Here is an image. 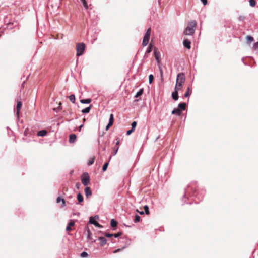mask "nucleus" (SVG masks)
<instances>
[{
	"mask_svg": "<svg viewBox=\"0 0 258 258\" xmlns=\"http://www.w3.org/2000/svg\"><path fill=\"white\" fill-rule=\"evenodd\" d=\"M197 26V22L195 20L190 21L186 29L184 31V34L185 35H192L194 34L195 28Z\"/></svg>",
	"mask_w": 258,
	"mask_h": 258,
	"instance_id": "nucleus-1",
	"label": "nucleus"
},
{
	"mask_svg": "<svg viewBox=\"0 0 258 258\" xmlns=\"http://www.w3.org/2000/svg\"><path fill=\"white\" fill-rule=\"evenodd\" d=\"M85 49V45L83 43H78L77 45V56H80L83 55Z\"/></svg>",
	"mask_w": 258,
	"mask_h": 258,
	"instance_id": "nucleus-2",
	"label": "nucleus"
},
{
	"mask_svg": "<svg viewBox=\"0 0 258 258\" xmlns=\"http://www.w3.org/2000/svg\"><path fill=\"white\" fill-rule=\"evenodd\" d=\"M151 31V29L150 28L148 29V30H147L146 33H145V35L143 38V42H142V45L143 46H146L148 44L149 39H150Z\"/></svg>",
	"mask_w": 258,
	"mask_h": 258,
	"instance_id": "nucleus-3",
	"label": "nucleus"
},
{
	"mask_svg": "<svg viewBox=\"0 0 258 258\" xmlns=\"http://www.w3.org/2000/svg\"><path fill=\"white\" fill-rule=\"evenodd\" d=\"M82 183L84 186H87L89 183L90 178L88 173H85L82 177Z\"/></svg>",
	"mask_w": 258,
	"mask_h": 258,
	"instance_id": "nucleus-4",
	"label": "nucleus"
},
{
	"mask_svg": "<svg viewBox=\"0 0 258 258\" xmlns=\"http://www.w3.org/2000/svg\"><path fill=\"white\" fill-rule=\"evenodd\" d=\"M185 80V77L183 73H180L177 76L176 82L183 84Z\"/></svg>",
	"mask_w": 258,
	"mask_h": 258,
	"instance_id": "nucleus-5",
	"label": "nucleus"
},
{
	"mask_svg": "<svg viewBox=\"0 0 258 258\" xmlns=\"http://www.w3.org/2000/svg\"><path fill=\"white\" fill-rule=\"evenodd\" d=\"M154 56H155V59L157 60V61L158 62V63H159L160 62L159 58L160 56V54L159 51H158L156 48L154 49Z\"/></svg>",
	"mask_w": 258,
	"mask_h": 258,
	"instance_id": "nucleus-6",
	"label": "nucleus"
},
{
	"mask_svg": "<svg viewBox=\"0 0 258 258\" xmlns=\"http://www.w3.org/2000/svg\"><path fill=\"white\" fill-rule=\"evenodd\" d=\"M99 219V216L96 215L94 217H91L89 219V223L92 224H95L96 222V220H98Z\"/></svg>",
	"mask_w": 258,
	"mask_h": 258,
	"instance_id": "nucleus-7",
	"label": "nucleus"
},
{
	"mask_svg": "<svg viewBox=\"0 0 258 258\" xmlns=\"http://www.w3.org/2000/svg\"><path fill=\"white\" fill-rule=\"evenodd\" d=\"M85 194L87 197H89L92 195V191L90 187H87L85 188Z\"/></svg>",
	"mask_w": 258,
	"mask_h": 258,
	"instance_id": "nucleus-8",
	"label": "nucleus"
},
{
	"mask_svg": "<svg viewBox=\"0 0 258 258\" xmlns=\"http://www.w3.org/2000/svg\"><path fill=\"white\" fill-rule=\"evenodd\" d=\"M183 45L186 48L190 49V42L187 39L184 40L183 41Z\"/></svg>",
	"mask_w": 258,
	"mask_h": 258,
	"instance_id": "nucleus-9",
	"label": "nucleus"
},
{
	"mask_svg": "<svg viewBox=\"0 0 258 258\" xmlns=\"http://www.w3.org/2000/svg\"><path fill=\"white\" fill-rule=\"evenodd\" d=\"M172 97L174 100H177L178 99V91L175 90L172 93Z\"/></svg>",
	"mask_w": 258,
	"mask_h": 258,
	"instance_id": "nucleus-10",
	"label": "nucleus"
},
{
	"mask_svg": "<svg viewBox=\"0 0 258 258\" xmlns=\"http://www.w3.org/2000/svg\"><path fill=\"white\" fill-rule=\"evenodd\" d=\"M76 139V136L75 134H71L69 137V142L71 143H74Z\"/></svg>",
	"mask_w": 258,
	"mask_h": 258,
	"instance_id": "nucleus-11",
	"label": "nucleus"
},
{
	"mask_svg": "<svg viewBox=\"0 0 258 258\" xmlns=\"http://www.w3.org/2000/svg\"><path fill=\"white\" fill-rule=\"evenodd\" d=\"M98 240L100 241V245L103 246L106 243L107 240L104 237H100L98 238Z\"/></svg>",
	"mask_w": 258,
	"mask_h": 258,
	"instance_id": "nucleus-12",
	"label": "nucleus"
},
{
	"mask_svg": "<svg viewBox=\"0 0 258 258\" xmlns=\"http://www.w3.org/2000/svg\"><path fill=\"white\" fill-rule=\"evenodd\" d=\"M181 113V111L178 108H175L172 111V114H176L178 116L180 115Z\"/></svg>",
	"mask_w": 258,
	"mask_h": 258,
	"instance_id": "nucleus-13",
	"label": "nucleus"
},
{
	"mask_svg": "<svg viewBox=\"0 0 258 258\" xmlns=\"http://www.w3.org/2000/svg\"><path fill=\"white\" fill-rule=\"evenodd\" d=\"M22 104L21 103V102L20 101H18L17 102V115L18 116H19V111H20V110L22 107Z\"/></svg>",
	"mask_w": 258,
	"mask_h": 258,
	"instance_id": "nucleus-14",
	"label": "nucleus"
},
{
	"mask_svg": "<svg viewBox=\"0 0 258 258\" xmlns=\"http://www.w3.org/2000/svg\"><path fill=\"white\" fill-rule=\"evenodd\" d=\"M46 134H47V132H46V131H45L44 130L40 131L37 133V135L38 136L43 137V136H45V135H46Z\"/></svg>",
	"mask_w": 258,
	"mask_h": 258,
	"instance_id": "nucleus-15",
	"label": "nucleus"
},
{
	"mask_svg": "<svg viewBox=\"0 0 258 258\" xmlns=\"http://www.w3.org/2000/svg\"><path fill=\"white\" fill-rule=\"evenodd\" d=\"M91 107H92V105H90L89 107H86L84 109H83L82 110V112L83 113H89L90 111V109L91 108Z\"/></svg>",
	"mask_w": 258,
	"mask_h": 258,
	"instance_id": "nucleus-16",
	"label": "nucleus"
},
{
	"mask_svg": "<svg viewBox=\"0 0 258 258\" xmlns=\"http://www.w3.org/2000/svg\"><path fill=\"white\" fill-rule=\"evenodd\" d=\"M182 83H178L176 82L175 87V90L179 91L180 90L181 88L182 87Z\"/></svg>",
	"mask_w": 258,
	"mask_h": 258,
	"instance_id": "nucleus-17",
	"label": "nucleus"
},
{
	"mask_svg": "<svg viewBox=\"0 0 258 258\" xmlns=\"http://www.w3.org/2000/svg\"><path fill=\"white\" fill-rule=\"evenodd\" d=\"M75 223L73 221H71L70 222H69L68 226L66 227V230L69 231L71 229V226H72L74 225Z\"/></svg>",
	"mask_w": 258,
	"mask_h": 258,
	"instance_id": "nucleus-18",
	"label": "nucleus"
},
{
	"mask_svg": "<svg viewBox=\"0 0 258 258\" xmlns=\"http://www.w3.org/2000/svg\"><path fill=\"white\" fill-rule=\"evenodd\" d=\"M91 102V99H82L80 102L82 104H89Z\"/></svg>",
	"mask_w": 258,
	"mask_h": 258,
	"instance_id": "nucleus-19",
	"label": "nucleus"
},
{
	"mask_svg": "<svg viewBox=\"0 0 258 258\" xmlns=\"http://www.w3.org/2000/svg\"><path fill=\"white\" fill-rule=\"evenodd\" d=\"M191 90L190 89V87H188L187 88V90L186 92L184 94V97H188L191 94Z\"/></svg>",
	"mask_w": 258,
	"mask_h": 258,
	"instance_id": "nucleus-20",
	"label": "nucleus"
},
{
	"mask_svg": "<svg viewBox=\"0 0 258 258\" xmlns=\"http://www.w3.org/2000/svg\"><path fill=\"white\" fill-rule=\"evenodd\" d=\"M178 107L180 108L182 110H185L186 108V103H181L178 104Z\"/></svg>",
	"mask_w": 258,
	"mask_h": 258,
	"instance_id": "nucleus-21",
	"label": "nucleus"
},
{
	"mask_svg": "<svg viewBox=\"0 0 258 258\" xmlns=\"http://www.w3.org/2000/svg\"><path fill=\"white\" fill-rule=\"evenodd\" d=\"M246 40L248 43H250L252 41H253V38L252 36L248 35L246 37Z\"/></svg>",
	"mask_w": 258,
	"mask_h": 258,
	"instance_id": "nucleus-22",
	"label": "nucleus"
},
{
	"mask_svg": "<svg viewBox=\"0 0 258 258\" xmlns=\"http://www.w3.org/2000/svg\"><path fill=\"white\" fill-rule=\"evenodd\" d=\"M69 99L72 103H74L76 100L75 96L73 94L69 96Z\"/></svg>",
	"mask_w": 258,
	"mask_h": 258,
	"instance_id": "nucleus-23",
	"label": "nucleus"
},
{
	"mask_svg": "<svg viewBox=\"0 0 258 258\" xmlns=\"http://www.w3.org/2000/svg\"><path fill=\"white\" fill-rule=\"evenodd\" d=\"M77 200L79 202H82L83 201V197L80 193L77 195Z\"/></svg>",
	"mask_w": 258,
	"mask_h": 258,
	"instance_id": "nucleus-24",
	"label": "nucleus"
},
{
	"mask_svg": "<svg viewBox=\"0 0 258 258\" xmlns=\"http://www.w3.org/2000/svg\"><path fill=\"white\" fill-rule=\"evenodd\" d=\"M110 224L112 227H116L117 225V222L114 219H112L111 220Z\"/></svg>",
	"mask_w": 258,
	"mask_h": 258,
	"instance_id": "nucleus-25",
	"label": "nucleus"
},
{
	"mask_svg": "<svg viewBox=\"0 0 258 258\" xmlns=\"http://www.w3.org/2000/svg\"><path fill=\"white\" fill-rule=\"evenodd\" d=\"M113 122V114H111L110 115V117H109V125H112Z\"/></svg>",
	"mask_w": 258,
	"mask_h": 258,
	"instance_id": "nucleus-26",
	"label": "nucleus"
},
{
	"mask_svg": "<svg viewBox=\"0 0 258 258\" xmlns=\"http://www.w3.org/2000/svg\"><path fill=\"white\" fill-rule=\"evenodd\" d=\"M143 90L142 89H140V90L136 93L135 95V97L137 98L139 96H141L143 94Z\"/></svg>",
	"mask_w": 258,
	"mask_h": 258,
	"instance_id": "nucleus-27",
	"label": "nucleus"
},
{
	"mask_svg": "<svg viewBox=\"0 0 258 258\" xmlns=\"http://www.w3.org/2000/svg\"><path fill=\"white\" fill-rule=\"evenodd\" d=\"M152 45L151 44H150L149 46H148L147 50H146V53H150L152 51Z\"/></svg>",
	"mask_w": 258,
	"mask_h": 258,
	"instance_id": "nucleus-28",
	"label": "nucleus"
},
{
	"mask_svg": "<svg viewBox=\"0 0 258 258\" xmlns=\"http://www.w3.org/2000/svg\"><path fill=\"white\" fill-rule=\"evenodd\" d=\"M154 79V76L153 75L151 74L149 76V82L150 84H151L153 82V80Z\"/></svg>",
	"mask_w": 258,
	"mask_h": 258,
	"instance_id": "nucleus-29",
	"label": "nucleus"
},
{
	"mask_svg": "<svg viewBox=\"0 0 258 258\" xmlns=\"http://www.w3.org/2000/svg\"><path fill=\"white\" fill-rule=\"evenodd\" d=\"M140 217L138 215H136L135 216V218L134 219L135 223L138 222L140 221Z\"/></svg>",
	"mask_w": 258,
	"mask_h": 258,
	"instance_id": "nucleus-30",
	"label": "nucleus"
},
{
	"mask_svg": "<svg viewBox=\"0 0 258 258\" xmlns=\"http://www.w3.org/2000/svg\"><path fill=\"white\" fill-rule=\"evenodd\" d=\"M256 2L254 0H249V5L251 7H254L255 6Z\"/></svg>",
	"mask_w": 258,
	"mask_h": 258,
	"instance_id": "nucleus-31",
	"label": "nucleus"
},
{
	"mask_svg": "<svg viewBox=\"0 0 258 258\" xmlns=\"http://www.w3.org/2000/svg\"><path fill=\"white\" fill-rule=\"evenodd\" d=\"M144 208L145 212L146 213V214H149V210L148 206L147 205H145V206H144Z\"/></svg>",
	"mask_w": 258,
	"mask_h": 258,
	"instance_id": "nucleus-32",
	"label": "nucleus"
},
{
	"mask_svg": "<svg viewBox=\"0 0 258 258\" xmlns=\"http://www.w3.org/2000/svg\"><path fill=\"white\" fill-rule=\"evenodd\" d=\"M108 166V163H106L105 164H104L102 167V170L103 171H106L107 168Z\"/></svg>",
	"mask_w": 258,
	"mask_h": 258,
	"instance_id": "nucleus-33",
	"label": "nucleus"
},
{
	"mask_svg": "<svg viewBox=\"0 0 258 258\" xmlns=\"http://www.w3.org/2000/svg\"><path fill=\"white\" fill-rule=\"evenodd\" d=\"M253 49L258 51V42L255 43L253 46Z\"/></svg>",
	"mask_w": 258,
	"mask_h": 258,
	"instance_id": "nucleus-34",
	"label": "nucleus"
},
{
	"mask_svg": "<svg viewBox=\"0 0 258 258\" xmlns=\"http://www.w3.org/2000/svg\"><path fill=\"white\" fill-rule=\"evenodd\" d=\"M88 256V253L86 252H83L81 253V256L82 257H86Z\"/></svg>",
	"mask_w": 258,
	"mask_h": 258,
	"instance_id": "nucleus-35",
	"label": "nucleus"
},
{
	"mask_svg": "<svg viewBox=\"0 0 258 258\" xmlns=\"http://www.w3.org/2000/svg\"><path fill=\"white\" fill-rule=\"evenodd\" d=\"M137 125V122L136 121H133L132 123V128L135 130V128Z\"/></svg>",
	"mask_w": 258,
	"mask_h": 258,
	"instance_id": "nucleus-36",
	"label": "nucleus"
},
{
	"mask_svg": "<svg viewBox=\"0 0 258 258\" xmlns=\"http://www.w3.org/2000/svg\"><path fill=\"white\" fill-rule=\"evenodd\" d=\"M94 159H95V158L93 157L91 160H89V161L88 163V165L89 166L92 165L94 162Z\"/></svg>",
	"mask_w": 258,
	"mask_h": 258,
	"instance_id": "nucleus-37",
	"label": "nucleus"
},
{
	"mask_svg": "<svg viewBox=\"0 0 258 258\" xmlns=\"http://www.w3.org/2000/svg\"><path fill=\"white\" fill-rule=\"evenodd\" d=\"M238 20L240 21H243L245 20V17L243 16H239L238 17Z\"/></svg>",
	"mask_w": 258,
	"mask_h": 258,
	"instance_id": "nucleus-38",
	"label": "nucleus"
},
{
	"mask_svg": "<svg viewBox=\"0 0 258 258\" xmlns=\"http://www.w3.org/2000/svg\"><path fill=\"white\" fill-rule=\"evenodd\" d=\"M121 235V233L118 232L116 234H113V236L117 238V237H118L119 236H120Z\"/></svg>",
	"mask_w": 258,
	"mask_h": 258,
	"instance_id": "nucleus-39",
	"label": "nucleus"
},
{
	"mask_svg": "<svg viewBox=\"0 0 258 258\" xmlns=\"http://www.w3.org/2000/svg\"><path fill=\"white\" fill-rule=\"evenodd\" d=\"M87 232H88V235H87V238L88 239H91V232L90 231V230H87Z\"/></svg>",
	"mask_w": 258,
	"mask_h": 258,
	"instance_id": "nucleus-40",
	"label": "nucleus"
},
{
	"mask_svg": "<svg viewBox=\"0 0 258 258\" xmlns=\"http://www.w3.org/2000/svg\"><path fill=\"white\" fill-rule=\"evenodd\" d=\"M134 130H133L132 128L130 130H128V131H127V133H126V134L127 135H130L133 132H134Z\"/></svg>",
	"mask_w": 258,
	"mask_h": 258,
	"instance_id": "nucleus-41",
	"label": "nucleus"
},
{
	"mask_svg": "<svg viewBox=\"0 0 258 258\" xmlns=\"http://www.w3.org/2000/svg\"><path fill=\"white\" fill-rule=\"evenodd\" d=\"M83 4L86 9H87L88 8V6L86 2H84V3H83Z\"/></svg>",
	"mask_w": 258,
	"mask_h": 258,
	"instance_id": "nucleus-42",
	"label": "nucleus"
},
{
	"mask_svg": "<svg viewBox=\"0 0 258 258\" xmlns=\"http://www.w3.org/2000/svg\"><path fill=\"white\" fill-rule=\"evenodd\" d=\"M94 225L97 227H99V228H102V226L100 225L98 223H97V222L95 223V224H94Z\"/></svg>",
	"mask_w": 258,
	"mask_h": 258,
	"instance_id": "nucleus-43",
	"label": "nucleus"
},
{
	"mask_svg": "<svg viewBox=\"0 0 258 258\" xmlns=\"http://www.w3.org/2000/svg\"><path fill=\"white\" fill-rule=\"evenodd\" d=\"M159 71H160L161 76L162 78L163 72V70H162V68H161V67H159Z\"/></svg>",
	"mask_w": 258,
	"mask_h": 258,
	"instance_id": "nucleus-44",
	"label": "nucleus"
},
{
	"mask_svg": "<svg viewBox=\"0 0 258 258\" xmlns=\"http://www.w3.org/2000/svg\"><path fill=\"white\" fill-rule=\"evenodd\" d=\"M118 150V148H117L116 149L114 150L113 152V155H115L117 154Z\"/></svg>",
	"mask_w": 258,
	"mask_h": 258,
	"instance_id": "nucleus-45",
	"label": "nucleus"
},
{
	"mask_svg": "<svg viewBox=\"0 0 258 258\" xmlns=\"http://www.w3.org/2000/svg\"><path fill=\"white\" fill-rule=\"evenodd\" d=\"M204 5H206L207 4V0H201Z\"/></svg>",
	"mask_w": 258,
	"mask_h": 258,
	"instance_id": "nucleus-46",
	"label": "nucleus"
},
{
	"mask_svg": "<svg viewBox=\"0 0 258 258\" xmlns=\"http://www.w3.org/2000/svg\"><path fill=\"white\" fill-rule=\"evenodd\" d=\"M105 236L107 237H111L113 236V234L107 233L105 234Z\"/></svg>",
	"mask_w": 258,
	"mask_h": 258,
	"instance_id": "nucleus-47",
	"label": "nucleus"
},
{
	"mask_svg": "<svg viewBox=\"0 0 258 258\" xmlns=\"http://www.w3.org/2000/svg\"><path fill=\"white\" fill-rule=\"evenodd\" d=\"M61 202H62V207H64L66 206L65 200L63 199H62Z\"/></svg>",
	"mask_w": 258,
	"mask_h": 258,
	"instance_id": "nucleus-48",
	"label": "nucleus"
},
{
	"mask_svg": "<svg viewBox=\"0 0 258 258\" xmlns=\"http://www.w3.org/2000/svg\"><path fill=\"white\" fill-rule=\"evenodd\" d=\"M62 199H61L60 197H58L56 200L57 203H59L60 201H62Z\"/></svg>",
	"mask_w": 258,
	"mask_h": 258,
	"instance_id": "nucleus-49",
	"label": "nucleus"
},
{
	"mask_svg": "<svg viewBox=\"0 0 258 258\" xmlns=\"http://www.w3.org/2000/svg\"><path fill=\"white\" fill-rule=\"evenodd\" d=\"M120 250H121V249H116V250H114V251H113V253H117V252H119Z\"/></svg>",
	"mask_w": 258,
	"mask_h": 258,
	"instance_id": "nucleus-50",
	"label": "nucleus"
},
{
	"mask_svg": "<svg viewBox=\"0 0 258 258\" xmlns=\"http://www.w3.org/2000/svg\"><path fill=\"white\" fill-rule=\"evenodd\" d=\"M111 125H109V123H108V124H107V126H106V130H108V129L109 128V127H110V126H111Z\"/></svg>",
	"mask_w": 258,
	"mask_h": 258,
	"instance_id": "nucleus-51",
	"label": "nucleus"
},
{
	"mask_svg": "<svg viewBox=\"0 0 258 258\" xmlns=\"http://www.w3.org/2000/svg\"><path fill=\"white\" fill-rule=\"evenodd\" d=\"M83 124H81V125L79 126V131H81V128L83 127Z\"/></svg>",
	"mask_w": 258,
	"mask_h": 258,
	"instance_id": "nucleus-52",
	"label": "nucleus"
},
{
	"mask_svg": "<svg viewBox=\"0 0 258 258\" xmlns=\"http://www.w3.org/2000/svg\"><path fill=\"white\" fill-rule=\"evenodd\" d=\"M144 211H141V212H140V214L141 215H143V214H144Z\"/></svg>",
	"mask_w": 258,
	"mask_h": 258,
	"instance_id": "nucleus-53",
	"label": "nucleus"
},
{
	"mask_svg": "<svg viewBox=\"0 0 258 258\" xmlns=\"http://www.w3.org/2000/svg\"><path fill=\"white\" fill-rule=\"evenodd\" d=\"M118 144H119V141H117V142L116 143V145H118Z\"/></svg>",
	"mask_w": 258,
	"mask_h": 258,
	"instance_id": "nucleus-54",
	"label": "nucleus"
},
{
	"mask_svg": "<svg viewBox=\"0 0 258 258\" xmlns=\"http://www.w3.org/2000/svg\"><path fill=\"white\" fill-rule=\"evenodd\" d=\"M79 183H77L76 184V186H77V188H79Z\"/></svg>",
	"mask_w": 258,
	"mask_h": 258,
	"instance_id": "nucleus-55",
	"label": "nucleus"
},
{
	"mask_svg": "<svg viewBox=\"0 0 258 258\" xmlns=\"http://www.w3.org/2000/svg\"><path fill=\"white\" fill-rule=\"evenodd\" d=\"M81 2H82L83 3H84V2H86V1H85V0H81Z\"/></svg>",
	"mask_w": 258,
	"mask_h": 258,
	"instance_id": "nucleus-56",
	"label": "nucleus"
},
{
	"mask_svg": "<svg viewBox=\"0 0 258 258\" xmlns=\"http://www.w3.org/2000/svg\"><path fill=\"white\" fill-rule=\"evenodd\" d=\"M81 2H82L83 3H84V2H86V1H85V0H81Z\"/></svg>",
	"mask_w": 258,
	"mask_h": 258,
	"instance_id": "nucleus-57",
	"label": "nucleus"
},
{
	"mask_svg": "<svg viewBox=\"0 0 258 258\" xmlns=\"http://www.w3.org/2000/svg\"><path fill=\"white\" fill-rule=\"evenodd\" d=\"M85 120H86L85 118H84V119H83V122H85Z\"/></svg>",
	"mask_w": 258,
	"mask_h": 258,
	"instance_id": "nucleus-58",
	"label": "nucleus"
}]
</instances>
